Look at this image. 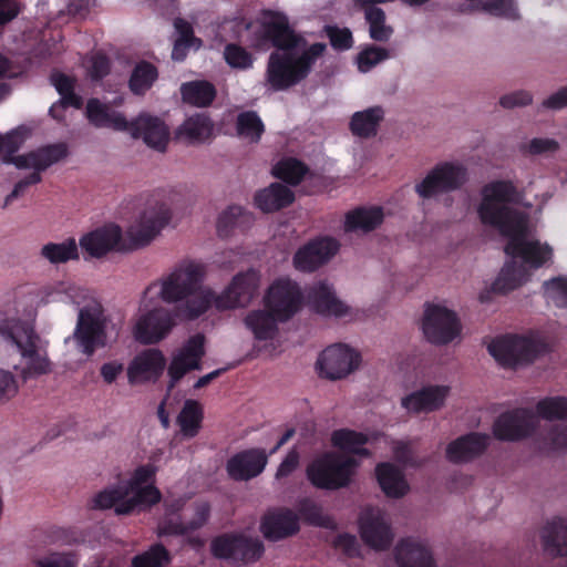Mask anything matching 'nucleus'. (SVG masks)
Instances as JSON below:
<instances>
[{
    "instance_id": "6e6d98bb",
    "label": "nucleus",
    "mask_w": 567,
    "mask_h": 567,
    "mask_svg": "<svg viewBox=\"0 0 567 567\" xmlns=\"http://www.w3.org/2000/svg\"><path fill=\"white\" fill-rule=\"evenodd\" d=\"M489 443V436L482 433H471L463 436V462L481 455Z\"/></svg>"
},
{
    "instance_id": "c756f323",
    "label": "nucleus",
    "mask_w": 567,
    "mask_h": 567,
    "mask_svg": "<svg viewBox=\"0 0 567 567\" xmlns=\"http://www.w3.org/2000/svg\"><path fill=\"white\" fill-rule=\"evenodd\" d=\"M375 476L382 492L391 498H401L409 492L403 472L392 463H379Z\"/></svg>"
},
{
    "instance_id": "0e129e2a",
    "label": "nucleus",
    "mask_w": 567,
    "mask_h": 567,
    "mask_svg": "<svg viewBox=\"0 0 567 567\" xmlns=\"http://www.w3.org/2000/svg\"><path fill=\"white\" fill-rule=\"evenodd\" d=\"M111 70V63L105 54L96 53L91 59L89 73L92 80L99 81L105 78Z\"/></svg>"
},
{
    "instance_id": "13d9d810",
    "label": "nucleus",
    "mask_w": 567,
    "mask_h": 567,
    "mask_svg": "<svg viewBox=\"0 0 567 567\" xmlns=\"http://www.w3.org/2000/svg\"><path fill=\"white\" fill-rule=\"evenodd\" d=\"M224 56L226 62L233 68L247 69L252 64L250 53L235 43L225 47Z\"/></svg>"
},
{
    "instance_id": "ea45409f",
    "label": "nucleus",
    "mask_w": 567,
    "mask_h": 567,
    "mask_svg": "<svg viewBox=\"0 0 567 567\" xmlns=\"http://www.w3.org/2000/svg\"><path fill=\"white\" fill-rule=\"evenodd\" d=\"M158 78L157 68L148 61H140L132 70L128 87L135 95H144Z\"/></svg>"
},
{
    "instance_id": "774afa93",
    "label": "nucleus",
    "mask_w": 567,
    "mask_h": 567,
    "mask_svg": "<svg viewBox=\"0 0 567 567\" xmlns=\"http://www.w3.org/2000/svg\"><path fill=\"white\" fill-rule=\"evenodd\" d=\"M533 96L527 91H516L501 97L499 104L505 109L529 105Z\"/></svg>"
},
{
    "instance_id": "052dcab7",
    "label": "nucleus",
    "mask_w": 567,
    "mask_h": 567,
    "mask_svg": "<svg viewBox=\"0 0 567 567\" xmlns=\"http://www.w3.org/2000/svg\"><path fill=\"white\" fill-rule=\"evenodd\" d=\"M204 344L205 337L197 333L188 339L179 353L200 369V360L205 354Z\"/></svg>"
},
{
    "instance_id": "2f4dec72",
    "label": "nucleus",
    "mask_w": 567,
    "mask_h": 567,
    "mask_svg": "<svg viewBox=\"0 0 567 567\" xmlns=\"http://www.w3.org/2000/svg\"><path fill=\"white\" fill-rule=\"evenodd\" d=\"M244 322L257 340L267 341L274 339L280 321L272 311L257 309L248 312Z\"/></svg>"
},
{
    "instance_id": "9d476101",
    "label": "nucleus",
    "mask_w": 567,
    "mask_h": 567,
    "mask_svg": "<svg viewBox=\"0 0 567 567\" xmlns=\"http://www.w3.org/2000/svg\"><path fill=\"white\" fill-rule=\"evenodd\" d=\"M422 330L433 344H446L457 336V316L446 307L425 303Z\"/></svg>"
},
{
    "instance_id": "72a5a7b5",
    "label": "nucleus",
    "mask_w": 567,
    "mask_h": 567,
    "mask_svg": "<svg viewBox=\"0 0 567 567\" xmlns=\"http://www.w3.org/2000/svg\"><path fill=\"white\" fill-rule=\"evenodd\" d=\"M254 221L250 213L241 206L231 205L225 209L217 220V233L219 237H228L235 228L246 229Z\"/></svg>"
},
{
    "instance_id": "c85d7f7f",
    "label": "nucleus",
    "mask_w": 567,
    "mask_h": 567,
    "mask_svg": "<svg viewBox=\"0 0 567 567\" xmlns=\"http://www.w3.org/2000/svg\"><path fill=\"white\" fill-rule=\"evenodd\" d=\"M295 200L293 192L286 185L272 183L256 193L254 202L264 213H272L291 205Z\"/></svg>"
},
{
    "instance_id": "4be33fe9",
    "label": "nucleus",
    "mask_w": 567,
    "mask_h": 567,
    "mask_svg": "<svg viewBox=\"0 0 567 567\" xmlns=\"http://www.w3.org/2000/svg\"><path fill=\"white\" fill-rule=\"evenodd\" d=\"M121 240V227L117 225H107L83 235L79 244L91 257L101 258L112 250L120 249Z\"/></svg>"
},
{
    "instance_id": "f03ea898",
    "label": "nucleus",
    "mask_w": 567,
    "mask_h": 567,
    "mask_svg": "<svg viewBox=\"0 0 567 567\" xmlns=\"http://www.w3.org/2000/svg\"><path fill=\"white\" fill-rule=\"evenodd\" d=\"M206 268L203 264L185 261L161 282L159 297L166 303H181L178 316L194 320L212 306L217 310L246 307L257 295L260 276L255 269L237 274L225 290L217 295L203 287Z\"/></svg>"
},
{
    "instance_id": "e2e57ef3",
    "label": "nucleus",
    "mask_w": 567,
    "mask_h": 567,
    "mask_svg": "<svg viewBox=\"0 0 567 567\" xmlns=\"http://www.w3.org/2000/svg\"><path fill=\"white\" fill-rule=\"evenodd\" d=\"M41 172L42 171L33 169V172L31 174H29L28 176H25L24 178L19 181L14 185L11 193L8 194L7 197L4 198L3 208L8 207L16 198L21 196L29 186L39 184L42 181Z\"/></svg>"
},
{
    "instance_id": "aec40b11",
    "label": "nucleus",
    "mask_w": 567,
    "mask_h": 567,
    "mask_svg": "<svg viewBox=\"0 0 567 567\" xmlns=\"http://www.w3.org/2000/svg\"><path fill=\"white\" fill-rule=\"evenodd\" d=\"M166 365L164 354L158 349H147L137 354L127 367L130 384L156 381Z\"/></svg>"
},
{
    "instance_id": "5701e85b",
    "label": "nucleus",
    "mask_w": 567,
    "mask_h": 567,
    "mask_svg": "<svg viewBox=\"0 0 567 567\" xmlns=\"http://www.w3.org/2000/svg\"><path fill=\"white\" fill-rule=\"evenodd\" d=\"M360 536L364 544L377 550L388 549L393 540L390 526L380 514L365 511L359 519Z\"/></svg>"
},
{
    "instance_id": "1a4fd4ad",
    "label": "nucleus",
    "mask_w": 567,
    "mask_h": 567,
    "mask_svg": "<svg viewBox=\"0 0 567 567\" xmlns=\"http://www.w3.org/2000/svg\"><path fill=\"white\" fill-rule=\"evenodd\" d=\"M264 301L266 309L272 311L280 322H286L301 309L303 295L296 281L278 278L269 286Z\"/></svg>"
},
{
    "instance_id": "49530a36",
    "label": "nucleus",
    "mask_w": 567,
    "mask_h": 567,
    "mask_svg": "<svg viewBox=\"0 0 567 567\" xmlns=\"http://www.w3.org/2000/svg\"><path fill=\"white\" fill-rule=\"evenodd\" d=\"M172 560L168 549L161 543L132 558V567H165Z\"/></svg>"
},
{
    "instance_id": "f3484780",
    "label": "nucleus",
    "mask_w": 567,
    "mask_h": 567,
    "mask_svg": "<svg viewBox=\"0 0 567 567\" xmlns=\"http://www.w3.org/2000/svg\"><path fill=\"white\" fill-rule=\"evenodd\" d=\"M174 324V319L168 310L155 308L137 320L134 337L140 343L155 344L168 334Z\"/></svg>"
},
{
    "instance_id": "37998d69",
    "label": "nucleus",
    "mask_w": 567,
    "mask_h": 567,
    "mask_svg": "<svg viewBox=\"0 0 567 567\" xmlns=\"http://www.w3.org/2000/svg\"><path fill=\"white\" fill-rule=\"evenodd\" d=\"M308 173L309 167L293 157L282 159L274 167V175L292 186L298 185Z\"/></svg>"
},
{
    "instance_id": "bb28decb",
    "label": "nucleus",
    "mask_w": 567,
    "mask_h": 567,
    "mask_svg": "<svg viewBox=\"0 0 567 567\" xmlns=\"http://www.w3.org/2000/svg\"><path fill=\"white\" fill-rule=\"evenodd\" d=\"M307 297L311 308L320 315L342 317L348 312V307L336 297L326 281H319L310 287Z\"/></svg>"
},
{
    "instance_id": "de8ad7c7",
    "label": "nucleus",
    "mask_w": 567,
    "mask_h": 567,
    "mask_svg": "<svg viewBox=\"0 0 567 567\" xmlns=\"http://www.w3.org/2000/svg\"><path fill=\"white\" fill-rule=\"evenodd\" d=\"M364 19L369 24L370 38L377 42H386L393 34L391 25L386 24L384 10H369L364 12Z\"/></svg>"
},
{
    "instance_id": "79ce46f5",
    "label": "nucleus",
    "mask_w": 567,
    "mask_h": 567,
    "mask_svg": "<svg viewBox=\"0 0 567 567\" xmlns=\"http://www.w3.org/2000/svg\"><path fill=\"white\" fill-rule=\"evenodd\" d=\"M299 519L306 524L316 527L331 528L333 520L330 516L324 515L321 506L310 498H302L297 505Z\"/></svg>"
},
{
    "instance_id": "a878e982",
    "label": "nucleus",
    "mask_w": 567,
    "mask_h": 567,
    "mask_svg": "<svg viewBox=\"0 0 567 567\" xmlns=\"http://www.w3.org/2000/svg\"><path fill=\"white\" fill-rule=\"evenodd\" d=\"M85 115L90 124L96 128L127 132L130 121L121 112L113 110L99 99L92 97L87 101Z\"/></svg>"
},
{
    "instance_id": "864d4df0",
    "label": "nucleus",
    "mask_w": 567,
    "mask_h": 567,
    "mask_svg": "<svg viewBox=\"0 0 567 567\" xmlns=\"http://www.w3.org/2000/svg\"><path fill=\"white\" fill-rule=\"evenodd\" d=\"M130 495V488L122 486H116L112 488H106L96 494L93 502L94 508L100 509H109L114 507L116 511L117 504L126 501V497Z\"/></svg>"
},
{
    "instance_id": "f257e3e1",
    "label": "nucleus",
    "mask_w": 567,
    "mask_h": 567,
    "mask_svg": "<svg viewBox=\"0 0 567 567\" xmlns=\"http://www.w3.org/2000/svg\"><path fill=\"white\" fill-rule=\"evenodd\" d=\"M480 215L485 224L496 227L508 237L505 252L522 261L506 262L492 285V291L505 295L529 278L525 264L538 268L551 257V249L537 240L527 239V215L512 206L516 200V189L509 182H496L484 188Z\"/></svg>"
},
{
    "instance_id": "bf43d9fd",
    "label": "nucleus",
    "mask_w": 567,
    "mask_h": 567,
    "mask_svg": "<svg viewBox=\"0 0 567 567\" xmlns=\"http://www.w3.org/2000/svg\"><path fill=\"white\" fill-rule=\"evenodd\" d=\"M192 370H199L196 364H193L189 360L183 357L181 353L176 354L169 367H168V375L171 378L168 390H173L177 382Z\"/></svg>"
},
{
    "instance_id": "338daca9",
    "label": "nucleus",
    "mask_w": 567,
    "mask_h": 567,
    "mask_svg": "<svg viewBox=\"0 0 567 567\" xmlns=\"http://www.w3.org/2000/svg\"><path fill=\"white\" fill-rule=\"evenodd\" d=\"M299 452L296 449H291L282 460V462L279 464L276 472V478L280 480L289 476L292 472L297 470V467L299 466Z\"/></svg>"
},
{
    "instance_id": "603ef678",
    "label": "nucleus",
    "mask_w": 567,
    "mask_h": 567,
    "mask_svg": "<svg viewBox=\"0 0 567 567\" xmlns=\"http://www.w3.org/2000/svg\"><path fill=\"white\" fill-rule=\"evenodd\" d=\"M390 51L377 45H368L357 56L358 69L360 72H369L380 62L390 58Z\"/></svg>"
},
{
    "instance_id": "cd10ccee",
    "label": "nucleus",
    "mask_w": 567,
    "mask_h": 567,
    "mask_svg": "<svg viewBox=\"0 0 567 567\" xmlns=\"http://www.w3.org/2000/svg\"><path fill=\"white\" fill-rule=\"evenodd\" d=\"M394 558L399 567H436L431 550L410 538L398 543Z\"/></svg>"
},
{
    "instance_id": "20e7f679",
    "label": "nucleus",
    "mask_w": 567,
    "mask_h": 567,
    "mask_svg": "<svg viewBox=\"0 0 567 567\" xmlns=\"http://www.w3.org/2000/svg\"><path fill=\"white\" fill-rule=\"evenodd\" d=\"M28 136V130L19 126L7 134H0V162L13 164L17 168L45 171L69 155L65 143L44 145L23 155H16Z\"/></svg>"
},
{
    "instance_id": "2eb2a0df",
    "label": "nucleus",
    "mask_w": 567,
    "mask_h": 567,
    "mask_svg": "<svg viewBox=\"0 0 567 567\" xmlns=\"http://www.w3.org/2000/svg\"><path fill=\"white\" fill-rule=\"evenodd\" d=\"M127 133L133 138H142L148 147L157 152L166 151L171 137L165 122L147 113H141L130 121Z\"/></svg>"
},
{
    "instance_id": "a19ab883",
    "label": "nucleus",
    "mask_w": 567,
    "mask_h": 567,
    "mask_svg": "<svg viewBox=\"0 0 567 567\" xmlns=\"http://www.w3.org/2000/svg\"><path fill=\"white\" fill-rule=\"evenodd\" d=\"M40 255L50 264H65L79 259L78 244L74 238H68L62 243H49L41 248Z\"/></svg>"
},
{
    "instance_id": "0eeeda50",
    "label": "nucleus",
    "mask_w": 567,
    "mask_h": 567,
    "mask_svg": "<svg viewBox=\"0 0 567 567\" xmlns=\"http://www.w3.org/2000/svg\"><path fill=\"white\" fill-rule=\"evenodd\" d=\"M210 553L217 559L244 566L258 561L265 554V545L258 537L231 532L216 536L210 543Z\"/></svg>"
},
{
    "instance_id": "f8f14e48",
    "label": "nucleus",
    "mask_w": 567,
    "mask_h": 567,
    "mask_svg": "<svg viewBox=\"0 0 567 567\" xmlns=\"http://www.w3.org/2000/svg\"><path fill=\"white\" fill-rule=\"evenodd\" d=\"M299 530V516L289 507L269 508L260 517L259 532L268 542L277 543L290 538Z\"/></svg>"
},
{
    "instance_id": "5fc2aeb1",
    "label": "nucleus",
    "mask_w": 567,
    "mask_h": 567,
    "mask_svg": "<svg viewBox=\"0 0 567 567\" xmlns=\"http://www.w3.org/2000/svg\"><path fill=\"white\" fill-rule=\"evenodd\" d=\"M545 297L557 307H567V279L554 278L544 282Z\"/></svg>"
},
{
    "instance_id": "a18cd8bd",
    "label": "nucleus",
    "mask_w": 567,
    "mask_h": 567,
    "mask_svg": "<svg viewBox=\"0 0 567 567\" xmlns=\"http://www.w3.org/2000/svg\"><path fill=\"white\" fill-rule=\"evenodd\" d=\"M178 132L187 136L192 142H204L212 135L213 123L205 114H196L188 117Z\"/></svg>"
},
{
    "instance_id": "6ab92c4d",
    "label": "nucleus",
    "mask_w": 567,
    "mask_h": 567,
    "mask_svg": "<svg viewBox=\"0 0 567 567\" xmlns=\"http://www.w3.org/2000/svg\"><path fill=\"white\" fill-rule=\"evenodd\" d=\"M268 456L262 449H249L233 455L227 462V473L235 481H249L266 467Z\"/></svg>"
},
{
    "instance_id": "69168bd1",
    "label": "nucleus",
    "mask_w": 567,
    "mask_h": 567,
    "mask_svg": "<svg viewBox=\"0 0 567 567\" xmlns=\"http://www.w3.org/2000/svg\"><path fill=\"white\" fill-rule=\"evenodd\" d=\"M155 473H156V467L151 464L138 466L134 471L131 480L124 485V487H128L130 489H135L136 487H140L143 484L152 481L155 476Z\"/></svg>"
},
{
    "instance_id": "7c9ffc66",
    "label": "nucleus",
    "mask_w": 567,
    "mask_h": 567,
    "mask_svg": "<svg viewBox=\"0 0 567 567\" xmlns=\"http://www.w3.org/2000/svg\"><path fill=\"white\" fill-rule=\"evenodd\" d=\"M542 547L550 557L567 555V522L561 518L548 522L540 530Z\"/></svg>"
},
{
    "instance_id": "412c9836",
    "label": "nucleus",
    "mask_w": 567,
    "mask_h": 567,
    "mask_svg": "<svg viewBox=\"0 0 567 567\" xmlns=\"http://www.w3.org/2000/svg\"><path fill=\"white\" fill-rule=\"evenodd\" d=\"M104 326L86 310H80L73 338L82 353L90 357L99 347L104 346Z\"/></svg>"
},
{
    "instance_id": "6e6552de",
    "label": "nucleus",
    "mask_w": 567,
    "mask_h": 567,
    "mask_svg": "<svg viewBox=\"0 0 567 567\" xmlns=\"http://www.w3.org/2000/svg\"><path fill=\"white\" fill-rule=\"evenodd\" d=\"M489 353L505 367L529 363L546 351V344L535 337L505 336L488 346Z\"/></svg>"
},
{
    "instance_id": "9b49d317",
    "label": "nucleus",
    "mask_w": 567,
    "mask_h": 567,
    "mask_svg": "<svg viewBox=\"0 0 567 567\" xmlns=\"http://www.w3.org/2000/svg\"><path fill=\"white\" fill-rule=\"evenodd\" d=\"M360 355L346 344L327 347L317 360V369L321 378L339 380L358 368Z\"/></svg>"
},
{
    "instance_id": "393cba45",
    "label": "nucleus",
    "mask_w": 567,
    "mask_h": 567,
    "mask_svg": "<svg viewBox=\"0 0 567 567\" xmlns=\"http://www.w3.org/2000/svg\"><path fill=\"white\" fill-rule=\"evenodd\" d=\"M193 516L188 520L167 518L159 526V535L186 536L200 529L210 517V505L208 502H194L192 505Z\"/></svg>"
},
{
    "instance_id": "4468645a",
    "label": "nucleus",
    "mask_w": 567,
    "mask_h": 567,
    "mask_svg": "<svg viewBox=\"0 0 567 567\" xmlns=\"http://www.w3.org/2000/svg\"><path fill=\"white\" fill-rule=\"evenodd\" d=\"M534 413L527 409H515L502 413L493 424V433L501 441H519L527 437L536 429Z\"/></svg>"
},
{
    "instance_id": "39448f33",
    "label": "nucleus",
    "mask_w": 567,
    "mask_h": 567,
    "mask_svg": "<svg viewBox=\"0 0 567 567\" xmlns=\"http://www.w3.org/2000/svg\"><path fill=\"white\" fill-rule=\"evenodd\" d=\"M359 465L360 462L354 456L324 452L308 464L306 475L312 486L337 491L351 484Z\"/></svg>"
},
{
    "instance_id": "4d7b16f0",
    "label": "nucleus",
    "mask_w": 567,
    "mask_h": 567,
    "mask_svg": "<svg viewBox=\"0 0 567 567\" xmlns=\"http://www.w3.org/2000/svg\"><path fill=\"white\" fill-rule=\"evenodd\" d=\"M324 32L334 50L346 51L352 48L353 37L350 29L339 28L337 25H326Z\"/></svg>"
},
{
    "instance_id": "8fccbe9b",
    "label": "nucleus",
    "mask_w": 567,
    "mask_h": 567,
    "mask_svg": "<svg viewBox=\"0 0 567 567\" xmlns=\"http://www.w3.org/2000/svg\"><path fill=\"white\" fill-rule=\"evenodd\" d=\"M367 443L368 436L354 430L339 429L334 430L331 434V444L349 454H351L352 450H354L357 445H364Z\"/></svg>"
},
{
    "instance_id": "dca6fc26",
    "label": "nucleus",
    "mask_w": 567,
    "mask_h": 567,
    "mask_svg": "<svg viewBox=\"0 0 567 567\" xmlns=\"http://www.w3.org/2000/svg\"><path fill=\"white\" fill-rule=\"evenodd\" d=\"M338 249V241L330 237L310 240L293 255V267L299 271L312 272L328 262Z\"/></svg>"
},
{
    "instance_id": "58836bf2",
    "label": "nucleus",
    "mask_w": 567,
    "mask_h": 567,
    "mask_svg": "<svg viewBox=\"0 0 567 567\" xmlns=\"http://www.w3.org/2000/svg\"><path fill=\"white\" fill-rule=\"evenodd\" d=\"M203 408L195 400H187L177 416V424L185 437H195L202 427Z\"/></svg>"
},
{
    "instance_id": "4c0bfd02",
    "label": "nucleus",
    "mask_w": 567,
    "mask_h": 567,
    "mask_svg": "<svg viewBox=\"0 0 567 567\" xmlns=\"http://www.w3.org/2000/svg\"><path fill=\"white\" fill-rule=\"evenodd\" d=\"M470 4L463 3V12L483 10L492 16L516 20L519 12L514 0H468Z\"/></svg>"
},
{
    "instance_id": "423d86ee",
    "label": "nucleus",
    "mask_w": 567,
    "mask_h": 567,
    "mask_svg": "<svg viewBox=\"0 0 567 567\" xmlns=\"http://www.w3.org/2000/svg\"><path fill=\"white\" fill-rule=\"evenodd\" d=\"M0 336L14 344L21 355L28 359L27 368L23 370L24 378L50 371L49 360L38 351L40 338L32 326L19 319H6L0 323Z\"/></svg>"
},
{
    "instance_id": "680f3d73",
    "label": "nucleus",
    "mask_w": 567,
    "mask_h": 567,
    "mask_svg": "<svg viewBox=\"0 0 567 567\" xmlns=\"http://www.w3.org/2000/svg\"><path fill=\"white\" fill-rule=\"evenodd\" d=\"M333 547L340 549L344 556L354 558L360 556V546L354 535L349 533L339 534L332 543Z\"/></svg>"
},
{
    "instance_id": "c9c22d12",
    "label": "nucleus",
    "mask_w": 567,
    "mask_h": 567,
    "mask_svg": "<svg viewBox=\"0 0 567 567\" xmlns=\"http://www.w3.org/2000/svg\"><path fill=\"white\" fill-rule=\"evenodd\" d=\"M383 220V212L380 207L357 208L346 216L344 229L354 231L358 229L371 231Z\"/></svg>"
},
{
    "instance_id": "7ed1b4c3",
    "label": "nucleus",
    "mask_w": 567,
    "mask_h": 567,
    "mask_svg": "<svg viewBox=\"0 0 567 567\" xmlns=\"http://www.w3.org/2000/svg\"><path fill=\"white\" fill-rule=\"evenodd\" d=\"M250 47L266 51L274 47L266 68V82L275 91H286L308 78L327 45L316 42L308 48L307 40L289 25L288 18L280 12L268 11L261 23L252 31Z\"/></svg>"
},
{
    "instance_id": "c03bdc74",
    "label": "nucleus",
    "mask_w": 567,
    "mask_h": 567,
    "mask_svg": "<svg viewBox=\"0 0 567 567\" xmlns=\"http://www.w3.org/2000/svg\"><path fill=\"white\" fill-rule=\"evenodd\" d=\"M236 131L239 136L257 143L265 132V125L257 112L245 111L237 116Z\"/></svg>"
},
{
    "instance_id": "ddd939ff",
    "label": "nucleus",
    "mask_w": 567,
    "mask_h": 567,
    "mask_svg": "<svg viewBox=\"0 0 567 567\" xmlns=\"http://www.w3.org/2000/svg\"><path fill=\"white\" fill-rule=\"evenodd\" d=\"M460 183L461 166L447 162L440 163L415 185V193L423 199H430L458 188Z\"/></svg>"
},
{
    "instance_id": "a211bd4d",
    "label": "nucleus",
    "mask_w": 567,
    "mask_h": 567,
    "mask_svg": "<svg viewBox=\"0 0 567 567\" xmlns=\"http://www.w3.org/2000/svg\"><path fill=\"white\" fill-rule=\"evenodd\" d=\"M450 393L447 385H425L401 399V406L410 414H427L440 410Z\"/></svg>"
},
{
    "instance_id": "e433bc0d",
    "label": "nucleus",
    "mask_w": 567,
    "mask_h": 567,
    "mask_svg": "<svg viewBox=\"0 0 567 567\" xmlns=\"http://www.w3.org/2000/svg\"><path fill=\"white\" fill-rule=\"evenodd\" d=\"M181 94L185 103L198 107H206L215 100L216 89L207 81L197 80L183 83L181 86Z\"/></svg>"
},
{
    "instance_id": "f704fd0d",
    "label": "nucleus",
    "mask_w": 567,
    "mask_h": 567,
    "mask_svg": "<svg viewBox=\"0 0 567 567\" xmlns=\"http://www.w3.org/2000/svg\"><path fill=\"white\" fill-rule=\"evenodd\" d=\"M130 493H133L132 497H126V501L117 504V515H128L133 513L137 506L151 507L162 499L159 489L154 485L140 486L135 489H130Z\"/></svg>"
},
{
    "instance_id": "b1692460",
    "label": "nucleus",
    "mask_w": 567,
    "mask_h": 567,
    "mask_svg": "<svg viewBox=\"0 0 567 567\" xmlns=\"http://www.w3.org/2000/svg\"><path fill=\"white\" fill-rule=\"evenodd\" d=\"M172 214L171 209L164 203H157L147 207L140 216L135 230V239L138 245L150 244L159 231L168 224Z\"/></svg>"
},
{
    "instance_id": "473e14b6",
    "label": "nucleus",
    "mask_w": 567,
    "mask_h": 567,
    "mask_svg": "<svg viewBox=\"0 0 567 567\" xmlns=\"http://www.w3.org/2000/svg\"><path fill=\"white\" fill-rule=\"evenodd\" d=\"M384 112L381 106H372L364 111L355 112L351 116L349 128L354 136L371 138L378 133L380 123L383 121Z\"/></svg>"
},
{
    "instance_id": "3c124183",
    "label": "nucleus",
    "mask_w": 567,
    "mask_h": 567,
    "mask_svg": "<svg viewBox=\"0 0 567 567\" xmlns=\"http://www.w3.org/2000/svg\"><path fill=\"white\" fill-rule=\"evenodd\" d=\"M559 148V142L551 137H534L519 145L520 153L529 156H550Z\"/></svg>"
},
{
    "instance_id": "09e8293b",
    "label": "nucleus",
    "mask_w": 567,
    "mask_h": 567,
    "mask_svg": "<svg viewBox=\"0 0 567 567\" xmlns=\"http://www.w3.org/2000/svg\"><path fill=\"white\" fill-rule=\"evenodd\" d=\"M536 413L545 420H567V398H545L536 404Z\"/></svg>"
}]
</instances>
